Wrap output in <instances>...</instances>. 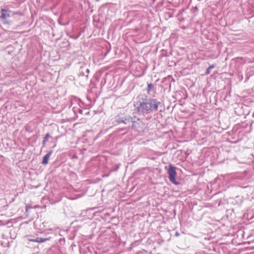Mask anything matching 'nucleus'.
<instances>
[{
    "label": "nucleus",
    "mask_w": 254,
    "mask_h": 254,
    "mask_svg": "<svg viewBox=\"0 0 254 254\" xmlns=\"http://www.w3.org/2000/svg\"><path fill=\"white\" fill-rule=\"evenodd\" d=\"M160 104L157 99H147L144 95L138 96L133 102L135 113L144 116L157 111Z\"/></svg>",
    "instance_id": "f257e3e1"
},
{
    "label": "nucleus",
    "mask_w": 254,
    "mask_h": 254,
    "mask_svg": "<svg viewBox=\"0 0 254 254\" xmlns=\"http://www.w3.org/2000/svg\"><path fill=\"white\" fill-rule=\"evenodd\" d=\"M153 85L152 83L148 84L147 91L148 93H149L152 90Z\"/></svg>",
    "instance_id": "1a4fd4ad"
},
{
    "label": "nucleus",
    "mask_w": 254,
    "mask_h": 254,
    "mask_svg": "<svg viewBox=\"0 0 254 254\" xmlns=\"http://www.w3.org/2000/svg\"><path fill=\"white\" fill-rule=\"evenodd\" d=\"M134 119L131 118V117H128L127 118H126L125 120H121L118 121L119 123H124L125 125H130L131 126L132 124V121H133Z\"/></svg>",
    "instance_id": "39448f33"
},
{
    "label": "nucleus",
    "mask_w": 254,
    "mask_h": 254,
    "mask_svg": "<svg viewBox=\"0 0 254 254\" xmlns=\"http://www.w3.org/2000/svg\"><path fill=\"white\" fill-rule=\"evenodd\" d=\"M1 18L2 19H6L10 17H14L16 15H22V14L20 12H14L8 9H1Z\"/></svg>",
    "instance_id": "7ed1b4c3"
},
{
    "label": "nucleus",
    "mask_w": 254,
    "mask_h": 254,
    "mask_svg": "<svg viewBox=\"0 0 254 254\" xmlns=\"http://www.w3.org/2000/svg\"><path fill=\"white\" fill-rule=\"evenodd\" d=\"M176 168L172 165L169 166L168 169V178L170 181L175 185H177V182L176 181Z\"/></svg>",
    "instance_id": "f03ea898"
},
{
    "label": "nucleus",
    "mask_w": 254,
    "mask_h": 254,
    "mask_svg": "<svg viewBox=\"0 0 254 254\" xmlns=\"http://www.w3.org/2000/svg\"><path fill=\"white\" fill-rule=\"evenodd\" d=\"M28 240H29V241L36 242V241H35L36 239H29Z\"/></svg>",
    "instance_id": "9b49d317"
},
{
    "label": "nucleus",
    "mask_w": 254,
    "mask_h": 254,
    "mask_svg": "<svg viewBox=\"0 0 254 254\" xmlns=\"http://www.w3.org/2000/svg\"><path fill=\"white\" fill-rule=\"evenodd\" d=\"M49 239H50L49 238H38H38H37L36 239L35 241L37 243H43V242H46V241H48Z\"/></svg>",
    "instance_id": "6e6552de"
},
{
    "label": "nucleus",
    "mask_w": 254,
    "mask_h": 254,
    "mask_svg": "<svg viewBox=\"0 0 254 254\" xmlns=\"http://www.w3.org/2000/svg\"><path fill=\"white\" fill-rule=\"evenodd\" d=\"M179 235H180V234L178 232H176L175 233V236H176L178 237Z\"/></svg>",
    "instance_id": "f8f14e48"
},
{
    "label": "nucleus",
    "mask_w": 254,
    "mask_h": 254,
    "mask_svg": "<svg viewBox=\"0 0 254 254\" xmlns=\"http://www.w3.org/2000/svg\"><path fill=\"white\" fill-rule=\"evenodd\" d=\"M50 135L49 133H46V134L45 135V136L44 138L43 142H42V144H43V146H44L45 145V144H46V142L48 141V139L50 137Z\"/></svg>",
    "instance_id": "0eeeda50"
},
{
    "label": "nucleus",
    "mask_w": 254,
    "mask_h": 254,
    "mask_svg": "<svg viewBox=\"0 0 254 254\" xmlns=\"http://www.w3.org/2000/svg\"><path fill=\"white\" fill-rule=\"evenodd\" d=\"M52 153H53V151L51 150L44 156L43 160L42 161V163L43 164L46 165L48 163L49 159Z\"/></svg>",
    "instance_id": "423d86ee"
},
{
    "label": "nucleus",
    "mask_w": 254,
    "mask_h": 254,
    "mask_svg": "<svg viewBox=\"0 0 254 254\" xmlns=\"http://www.w3.org/2000/svg\"><path fill=\"white\" fill-rule=\"evenodd\" d=\"M144 127V124L143 122L139 119H134L133 121H132V124L131 126L129 125L128 126V128L131 127L132 129L135 130L139 131Z\"/></svg>",
    "instance_id": "20e7f679"
},
{
    "label": "nucleus",
    "mask_w": 254,
    "mask_h": 254,
    "mask_svg": "<svg viewBox=\"0 0 254 254\" xmlns=\"http://www.w3.org/2000/svg\"><path fill=\"white\" fill-rule=\"evenodd\" d=\"M214 67L215 65L213 64L209 66L206 69V74H208L210 73L211 69L213 68Z\"/></svg>",
    "instance_id": "9d476101"
}]
</instances>
